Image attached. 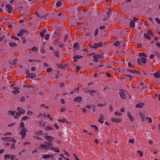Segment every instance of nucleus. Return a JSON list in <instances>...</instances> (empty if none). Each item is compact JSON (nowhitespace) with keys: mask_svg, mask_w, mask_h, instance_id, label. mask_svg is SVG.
Masks as SVG:
<instances>
[{"mask_svg":"<svg viewBox=\"0 0 160 160\" xmlns=\"http://www.w3.org/2000/svg\"><path fill=\"white\" fill-rule=\"evenodd\" d=\"M52 144L50 142H45L43 144H41L40 145L39 148H41V150H44L47 149L49 146H52Z\"/></svg>","mask_w":160,"mask_h":160,"instance_id":"f257e3e1","label":"nucleus"},{"mask_svg":"<svg viewBox=\"0 0 160 160\" xmlns=\"http://www.w3.org/2000/svg\"><path fill=\"white\" fill-rule=\"evenodd\" d=\"M17 110L18 111V112H17L16 113L15 117L16 118H18L22 114H24L25 112V111L24 110L19 107L17 108Z\"/></svg>","mask_w":160,"mask_h":160,"instance_id":"f03ea898","label":"nucleus"},{"mask_svg":"<svg viewBox=\"0 0 160 160\" xmlns=\"http://www.w3.org/2000/svg\"><path fill=\"white\" fill-rule=\"evenodd\" d=\"M2 139L4 141H12L13 142H16L15 140L13 138L11 137H4L2 138Z\"/></svg>","mask_w":160,"mask_h":160,"instance_id":"7ed1b4c3","label":"nucleus"},{"mask_svg":"<svg viewBox=\"0 0 160 160\" xmlns=\"http://www.w3.org/2000/svg\"><path fill=\"white\" fill-rule=\"evenodd\" d=\"M5 7L8 12L9 14H11L12 11V7L8 4H6L5 5Z\"/></svg>","mask_w":160,"mask_h":160,"instance_id":"20e7f679","label":"nucleus"},{"mask_svg":"<svg viewBox=\"0 0 160 160\" xmlns=\"http://www.w3.org/2000/svg\"><path fill=\"white\" fill-rule=\"evenodd\" d=\"M94 54L95 55L93 56V60L95 62H98V59L101 58V55L98 54Z\"/></svg>","mask_w":160,"mask_h":160,"instance_id":"39448f33","label":"nucleus"},{"mask_svg":"<svg viewBox=\"0 0 160 160\" xmlns=\"http://www.w3.org/2000/svg\"><path fill=\"white\" fill-rule=\"evenodd\" d=\"M126 70L127 71H128L131 73H133L136 75L141 74V73L139 71H137L136 70L128 69H127Z\"/></svg>","mask_w":160,"mask_h":160,"instance_id":"423d86ee","label":"nucleus"},{"mask_svg":"<svg viewBox=\"0 0 160 160\" xmlns=\"http://www.w3.org/2000/svg\"><path fill=\"white\" fill-rule=\"evenodd\" d=\"M26 131L25 128H23L21 130L20 134L22 136V138H23L25 137L26 135Z\"/></svg>","mask_w":160,"mask_h":160,"instance_id":"0eeeda50","label":"nucleus"},{"mask_svg":"<svg viewBox=\"0 0 160 160\" xmlns=\"http://www.w3.org/2000/svg\"><path fill=\"white\" fill-rule=\"evenodd\" d=\"M153 76L156 78H160V71H156L155 72L153 73Z\"/></svg>","mask_w":160,"mask_h":160,"instance_id":"6e6552de","label":"nucleus"},{"mask_svg":"<svg viewBox=\"0 0 160 160\" xmlns=\"http://www.w3.org/2000/svg\"><path fill=\"white\" fill-rule=\"evenodd\" d=\"M104 118V116H103V115L102 114H100V115L99 118L98 120V122L101 123L102 124L104 122L103 120Z\"/></svg>","mask_w":160,"mask_h":160,"instance_id":"1a4fd4ad","label":"nucleus"},{"mask_svg":"<svg viewBox=\"0 0 160 160\" xmlns=\"http://www.w3.org/2000/svg\"><path fill=\"white\" fill-rule=\"evenodd\" d=\"M103 45V43L102 42H100L98 43H95L94 44V48H98L100 47Z\"/></svg>","mask_w":160,"mask_h":160,"instance_id":"9d476101","label":"nucleus"},{"mask_svg":"<svg viewBox=\"0 0 160 160\" xmlns=\"http://www.w3.org/2000/svg\"><path fill=\"white\" fill-rule=\"evenodd\" d=\"M119 93L120 95L121 98L123 99H125L126 98V96L124 92L122 90L119 92Z\"/></svg>","mask_w":160,"mask_h":160,"instance_id":"9b49d317","label":"nucleus"},{"mask_svg":"<svg viewBox=\"0 0 160 160\" xmlns=\"http://www.w3.org/2000/svg\"><path fill=\"white\" fill-rule=\"evenodd\" d=\"M25 32V30L24 29L21 30L20 32L18 33L17 35L18 37H20L23 35Z\"/></svg>","mask_w":160,"mask_h":160,"instance_id":"f8f14e48","label":"nucleus"},{"mask_svg":"<svg viewBox=\"0 0 160 160\" xmlns=\"http://www.w3.org/2000/svg\"><path fill=\"white\" fill-rule=\"evenodd\" d=\"M111 120L114 122H119L121 121V119L116 118H112L111 119Z\"/></svg>","mask_w":160,"mask_h":160,"instance_id":"ddd939ff","label":"nucleus"},{"mask_svg":"<svg viewBox=\"0 0 160 160\" xmlns=\"http://www.w3.org/2000/svg\"><path fill=\"white\" fill-rule=\"evenodd\" d=\"M45 138L49 142H52L54 140L53 138L49 136H46Z\"/></svg>","mask_w":160,"mask_h":160,"instance_id":"4468645a","label":"nucleus"},{"mask_svg":"<svg viewBox=\"0 0 160 160\" xmlns=\"http://www.w3.org/2000/svg\"><path fill=\"white\" fill-rule=\"evenodd\" d=\"M82 57V56L79 55L75 56L73 57V60L74 62H76L77 61V59L81 58Z\"/></svg>","mask_w":160,"mask_h":160,"instance_id":"2eb2a0df","label":"nucleus"},{"mask_svg":"<svg viewBox=\"0 0 160 160\" xmlns=\"http://www.w3.org/2000/svg\"><path fill=\"white\" fill-rule=\"evenodd\" d=\"M8 114L9 115H12L15 118V116L16 115V113H17V112L14 111H10L8 112Z\"/></svg>","mask_w":160,"mask_h":160,"instance_id":"dca6fc26","label":"nucleus"},{"mask_svg":"<svg viewBox=\"0 0 160 160\" xmlns=\"http://www.w3.org/2000/svg\"><path fill=\"white\" fill-rule=\"evenodd\" d=\"M82 99V98L81 97H77L74 99V101L78 102H80Z\"/></svg>","mask_w":160,"mask_h":160,"instance_id":"f3484780","label":"nucleus"},{"mask_svg":"<svg viewBox=\"0 0 160 160\" xmlns=\"http://www.w3.org/2000/svg\"><path fill=\"white\" fill-rule=\"evenodd\" d=\"M13 90L12 91V92L14 94H17L19 92V91L18 90V88H17L13 87Z\"/></svg>","mask_w":160,"mask_h":160,"instance_id":"a211bd4d","label":"nucleus"},{"mask_svg":"<svg viewBox=\"0 0 160 160\" xmlns=\"http://www.w3.org/2000/svg\"><path fill=\"white\" fill-rule=\"evenodd\" d=\"M50 157L52 158H53V156L52 155H45L43 156V159H47L48 158H49Z\"/></svg>","mask_w":160,"mask_h":160,"instance_id":"6ab92c4d","label":"nucleus"},{"mask_svg":"<svg viewBox=\"0 0 160 160\" xmlns=\"http://www.w3.org/2000/svg\"><path fill=\"white\" fill-rule=\"evenodd\" d=\"M135 26V22L133 20H131L130 23V27L132 28H134Z\"/></svg>","mask_w":160,"mask_h":160,"instance_id":"aec40b11","label":"nucleus"},{"mask_svg":"<svg viewBox=\"0 0 160 160\" xmlns=\"http://www.w3.org/2000/svg\"><path fill=\"white\" fill-rule=\"evenodd\" d=\"M127 115L129 118V119L131 121H134V118L131 115L129 112H128L127 113Z\"/></svg>","mask_w":160,"mask_h":160,"instance_id":"412c9836","label":"nucleus"},{"mask_svg":"<svg viewBox=\"0 0 160 160\" xmlns=\"http://www.w3.org/2000/svg\"><path fill=\"white\" fill-rule=\"evenodd\" d=\"M138 56L140 57L143 56L146 58H147L148 57L147 55L143 52H139L138 53Z\"/></svg>","mask_w":160,"mask_h":160,"instance_id":"4be33fe9","label":"nucleus"},{"mask_svg":"<svg viewBox=\"0 0 160 160\" xmlns=\"http://www.w3.org/2000/svg\"><path fill=\"white\" fill-rule=\"evenodd\" d=\"M144 105V103L141 102L139 103L136 106V107L142 108Z\"/></svg>","mask_w":160,"mask_h":160,"instance_id":"5701e85b","label":"nucleus"},{"mask_svg":"<svg viewBox=\"0 0 160 160\" xmlns=\"http://www.w3.org/2000/svg\"><path fill=\"white\" fill-rule=\"evenodd\" d=\"M142 63L143 64H145L146 62V59L145 58L142 57L141 58Z\"/></svg>","mask_w":160,"mask_h":160,"instance_id":"b1692460","label":"nucleus"},{"mask_svg":"<svg viewBox=\"0 0 160 160\" xmlns=\"http://www.w3.org/2000/svg\"><path fill=\"white\" fill-rule=\"evenodd\" d=\"M43 116L44 117H45L46 114L45 113H40L37 116V118H39L42 117V116Z\"/></svg>","mask_w":160,"mask_h":160,"instance_id":"393cba45","label":"nucleus"},{"mask_svg":"<svg viewBox=\"0 0 160 160\" xmlns=\"http://www.w3.org/2000/svg\"><path fill=\"white\" fill-rule=\"evenodd\" d=\"M144 37L149 40L151 39V37L147 33H145L144 35Z\"/></svg>","mask_w":160,"mask_h":160,"instance_id":"a878e982","label":"nucleus"},{"mask_svg":"<svg viewBox=\"0 0 160 160\" xmlns=\"http://www.w3.org/2000/svg\"><path fill=\"white\" fill-rule=\"evenodd\" d=\"M28 77L30 78H33L35 76V75L33 73H30L28 75Z\"/></svg>","mask_w":160,"mask_h":160,"instance_id":"bb28decb","label":"nucleus"},{"mask_svg":"<svg viewBox=\"0 0 160 160\" xmlns=\"http://www.w3.org/2000/svg\"><path fill=\"white\" fill-rule=\"evenodd\" d=\"M11 38L16 40H18L19 39L18 38L14 36H11Z\"/></svg>","mask_w":160,"mask_h":160,"instance_id":"cd10ccee","label":"nucleus"},{"mask_svg":"<svg viewBox=\"0 0 160 160\" xmlns=\"http://www.w3.org/2000/svg\"><path fill=\"white\" fill-rule=\"evenodd\" d=\"M32 51H34L35 52H37L38 51V48L35 47H33L32 48Z\"/></svg>","mask_w":160,"mask_h":160,"instance_id":"c85d7f7f","label":"nucleus"},{"mask_svg":"<svg viewBox=\"0 0 160 160\" xmlns=\"http://www.w3.org/2000/svg\"><path fill=\"white\" fill-rule=\"evenodd\" d=\"M24 87H27L28 88H33V86L31 84H28L24 85L23 86Z\"/></svg>","mask_w":160,"mask_h":160,"instance_id":"c756f323","label":"nucleus"},{"mask_svg":"<svg viewBox=\"0 0 160 160\" xmlns=\"http://www.w3.org/2000/svg\"><path fill=\"white\" fill-rule=\"evenodd\" d=\"M17 44L15 43L11 42L9 43V45L11 47H14Z\"/></svg>","mask_w":160,"mask_h":160,"instance_id":"7c9ffc66","label":"nucleus"},{"mask_svg":"<svg viewBox=\"0 0 160 160\" xmlns=\"http://www.w3.org/2000/svg\"><path fill=\"white\" fill-rule=\"evenodd\" d=\"M53 128L51 126H48L46 128V129L47 130H53Z\"/></svg>","mask_w":160,"mask_h":160,"instance_id":"2f4dec72","label":"nucleus"},{"mask_svg":"<svg viewBox=\"0 0 160 160\" xmlns=\"http://www.w3.org/2000/svg\"><path fill=\"white\" fill-rule=\"evenodd\" d=\"M58 121H60L62 122H67V120L65 118H63L62 119H60L58 120Z\"/></svg>","mask_w":160,"mask_h":160,"instance_id":"473e14b6","label":"nucleus"},{"mask_svg":"<svg viewBox=\"0 0 160 160\" xmlns=\"http://www.w3.org/2000/svg\"><path fill=\"white\" fill-rule=\"evenodd\" d=\"M11 157V154H9L8 155L7 154H6L4 156V158L5 159L8 158L9 159Z\"/></svg>","mask_w":160,"mask_h":160,"instance_id":"72a5a7b5","label":"nucleus"},{"mask_svg":"<svg viewBox=\"0 0 160 160\" xmlns=\"http://www.w3.org/2000/svg\"><path fill=\"white\" fill-rule=\"evenodd\" d=\"M146 118L148 121L149 123H151L152 122V120L151 118L150 117H146Z\"/></svg>","mask_w":160,"mask_h":160,"instance_id":"f704fd0d","label":"nucleus"},{"mask_svg":"<svg viewBox=\"0 0 160 160\" xmlns=\"http://www.w3.org/2000/svg\"><path fill=\"white\" fill-rule=\"evenodd\" d=\"M43 132L42 131H40L37 132V135L40 136L43 134Z\"/></svg>","mask_w":160,"mask_h":160,"instance_id":"c9c22d12","label":"nucleus"},{"mask_svg":"<svg viewBox=\"0 0 160 160\" xmlns=\"http://www.w3.org/2000/svg\"><path fill=\"white\" fill-rule=\"evenodd\" d=\"M68 34H67L65 35L64 37V42H66L67 40L68 39Z\"/></svg>","mask_w":160,"mask_h":160,"instance_id":"e433bc0d","label":"nucleus"},{"mask_svg":"<svg viewBox=\"0 0 160 160\" xmlns=\"http://www.w3.org/2000/svg\"><path fill=\"white\" fill-rule=\"evenodd\" d=\"M62 4V3L61 2L59 1L57 2L56 4V6L57 7H60Z\"/></svg>","mask_w":160,"mask_h":160,"instance_id":"4c0bfd02","label":"nucleus"},{"mask_svg":"<svg viewBox=\"0 0 160 160\" xmlns=\"http://www.w3.org/2000/svg\"><path fill=\"white\" fill-rule=\"evenodd\" d=\"M155 20L157 23L160 24V19L158 18H156L155 19Z\"/></svg>","mask_w":160,"mask_h":160,"instance_id":"58836bf2","label":"nucleus"},{"mask_svg":"<svg viewBox=\"0 0 160 160\" xmlns=\"http://www.w3.org/2000/svg\"><path fill=\"white\" fill-rule=\"evenodd\" d=\"M25 98L24 97H22L20 98V101L22 102H24L25 101Z\"/></svg>","mask_w":160,"mask_h":160,"instance_id":"ea45409f","label":"nucleus"},{"mask_svg":"<svg viewBox=\"0 0 160 160\" xmlns=\"http://www.w3.org/2000/svg\"><path fill=\"white\" fill-rule=\"evenodd\" d=\"M50 37L49 34H47L45 36V39L46 40H48Z\"/></svg>","mask_w":160,"mask_h":160,"instance_id":"a19ab883","label":"nucleus"},{"mask_svg":"<svg viewBox=\"0 0 160 160\" xmlns=\"http://www.w3.org/2000/svg\"><path fill=\"white\" fill-rule=\"evenodd\" d=\"M28 119V118L26 116H24L22 118V121H25L27 120V119Z\"/></svg>","mask_w":160,"mask_h":160,"instance_id":"79ce46f5","label":"nucleus"},{"mask_svg":"<svg viewBox=\"0 0 160 160\" xmlns=\"http://www.w3.org/2000/svg\"><path fill=\"white\" fill-rule=\"evenodd\" d=\"M98 29H96L95 31H94V36H96L98 34Z\"/></svg>","mask_w":160,"mask_h":160,"instance_id":"37998d69","label":"nucleus"},{"mask_svg":"<svg viewBox=\"0 0 160 160\" xmlns=\"http://www.w3.org/2000/svg\"><path fill=\"white\" fill-rule=\"evenodd\" d=\"M16 156L15 155H12L10 157L11 160H13L16 158Z\"/></svg>","mask_w":160,"mask_h":160,"instance_id":"c03bdc74","label":"nucleus"},{"mask_svg":"<svg viewBox=\"0 0 160 160\" xmlns=\"http://www.w3.org/2000/svg\"><path fill=\"white\" fill-rule=\"evenodd\" d=\"M141 59L140 60L139 59H138L137 60V63L138 65H140L141 64Z\"/></svg>","mask_w":160,"mask_h":160,"instance_id":"a18cd8bd","label":"nucleus"},{"mask_svg":"<svg viewBox=\"0 0 160 160\" xmlns=\"http://www.w3.org/2000/svg\"><path fill=\"white\" fill-rule=\"evenodd\" d=\"M78 46V43H76L73 44V47L75 48L76 49H77Z\"/></svg>","mask_w":160,"mask_h":160,"instance_id":"49530a36","label":"nucleus"},{"mask_svg":"<svg viewBox=\"0 0 160 160\" xmlns=\"http://www.w3.org/2000/svg\"><path fill=\"white\" fill-rule=\"evenodd\" d=\"M125 76L128 77L131 80H132L133 78V77L131 75H125Z\"/></svg>","mask_w":160,"mask_h":160,"instance_id":"de8ad7c7","label":"nucleus"},{"mask_svg":"<svg viewBox=\"0 0 160 160\" xmlns=\"http://www.w3.org/2000/svg\"><path fill=\"white\" fill-rule=\"evenodd\" d=\"M137 152L138 153H139V156L140 157H142L143 156V154L139 150H137Z\"/></svg>","mask_w":160,"mask_h":160,"instance_id":"09e8293b","label":"nucleus"},{"mask_svg":"<svg viewBox=\"0 0 160 160\" xmlns=\"http://www.w3.org/2000/svg\"><path fill=\"white\" fill-rule=\"evenodd\" d=\"M119 42L117 41L116 42H115L114 43V45L116 46H118L119 45Z\"/></svg>","mask_w":160,"mask_h":160,"instance_id":"8fccbe9b","label":"nucleus"},{"mask_svg":"<svg viewBox=\"0 0 160 160\" xmlns=\"http://www.w3.org/2000/svg\"><path fill=\"white\" fill-rule=\"evenodd\" d=\"M52 69L51 68H48L47 69L46 71L48 72H49L52 71Z\"/></svg>","mask_w":160,"mask_h":160,"instance_id":"3c124183","label":"nucleus"},{"mask_svg":"<svg viewBox=\"0 0 160 160\" xmlns=\"http://www.w3.org/2000/svg\"><path fill=\"white\" fill-rule=\"evenodd\" d=\"M128 142L132 144H133L134 143V140L133 139H130L128 141Z\"/></svg>","mask_w":160,"mask_h":160,"instance_id":"603ef678","label":"nucleus"},{"mask_svg":"<svg viewBox=\"0 0 160 160\" xmlns=\"http://www.w3.org/2000/svg\"><path fill=\"white\" fill-rule=\"evenodd\" d=\"M12 134V133L10 132H6V133H5V134H4L3 135L4 136H7V135H11Z\"/></svg>","mask_w":160,"mask_h":160,"instance_id":"864d4df0","label":"nucleus"},{"mask_svg":"<svg viewBox=\"0 0 160 160\" xmlns=\"http://www.w3.org/2000/svg\"><path fill=\"white\" fill-rule=\"evenodd\" d=\"M54 151H55V152H60L59 149V148L58 147L55 148Z\"/></svg>","mask_w":160,"mask_h":160,"instance_id":"5fc2aeb1","label":"nucleus"},{"mask_svg":"<svg viewBox=\"0 0 160 160\" xmlns=\"http://www.w3.org/2000/svg\"><path fill=\"white\" fill-rule=\"evenodd\" d=\"M114 114L116 116H120L121 115V113L118 112H115Z\"/></svg>","mask_w":160,"mask_h":160,"instance_id":"6e6d98bb","label":"nucleus"},{"mask_svg":"<svg viewBox=\"0 0 160 160\" xmlns=\"http://www.w3.org/2000/svg\"><path fill=\"white\" fill-rule=\"evenodd\" d=\"M16 62V60L15 59L10 62V63L12 64H15Z\"/></svg>","mask_w":160,"mask_h":160,"instance_id":"4d7b16f0","label":"nucleus"},{"mask_svg":"<svg viewBox=\"0 0 160 160\" xmlns=\"http://www.w3.org/2000/svg\"><path fill=\"white\" fill-rule=\"evenodd\" d=\"M29 62H41V61L39 60H37V61H33V60H29Z\"/></svg>","mask_w":160,"mask_h":160,"instance_id":"13d9d810","label":"nucleus"},{"mask_svg":"<svg viewBox=\"0 0 160 160\" xmlns=\"http://www.w3.org/2000/svg\"><path fill=\"white\" fill-rule=\"evenodd\" d=\"M15 123V122H13V123H10V124H9L8 125V127H10L13 126H14V125Z\"/></svg>","mask_w":160,"mask_h":160,"instance_id":"bf43d9fd","label":"nucleus"},{"mask_svg":"<svg viewBox=\"0 0 160 160\" xmlns=\"http://www.w3.org/2000/svg\"><path fill=\"white\" fill-rule=\"evenodd\" d=\"M33 114V112L31 111H29L27 113V114L28 115H32Z\"/></svg>","mask_w":160,"mask_h":160,"instance_id":"052dcab7","label":"nucleus"},{"mask_svg":"<svg viewBox=\"0 0 160 160\" xmlns=\"http://www.w3.org/2000/svg\"><path fill=\"white\" fill-rule=\"evenodd\" d=\"M77 71H78L80 69V68L79 66H77L75 67Z\"/></svg>","mask_w":160,"mask_h":160,"instance_id":"680f3d73","label":"nucleus"},{"mask_svg":"<svg viewBox=\"0 0 160 160\" xmlns=\"http://www.w3.org/2000/svg\"><path fill=\"white\" fill-rule=\"evenodd\" d=\"M106 105V102H104V104H98V106L100 107H101L103 106H105Z\"/></svg>","mask_w":160,"mask_h":160,"instance_id":"e2e57ef3","label":"nucleus"},{"mask_svg":"<svg viewBox=\"0 0 160 160\" xmlns=\"http://www.w3.org/2000/svg\"><path fill=\"white\" fill-rule=\"evenodd\" d=\"M24 127V123L23 122H22L20 123V127L21 128H23Z\"/></svg>","mask_w":160,"mask_h":160,"instance_id":"0e129e2a","label":"nucleus"},{"mask_svg":"<svg viewBox=\"0 0 160 160\" xmlns=\"http://www.w3.org/2000/svg\"><path fill=\"white\" fill-rule=\"evenodd\" d=\"M62 104H64L65 103V101L63 99L61 98L60 100Z\"/></svg>","mask_w":160,"mask_h":160,"instance_id":"69168bd1","label":"nucleus"},{"mask_svg":"<svg viewBox=\"0 0 160 160\" xmlns=\"http://www.w3.org/2000/svg\"><path fill=\"white\" fill-rule=\"evenodd\" d=\"M5 36H3L1 37H0V41H2L3 40L4 38H5Z\"/></svg>","mask_w":160,"mask_h":160,"instance_id":"338daca9","label":"nucleus"},{"mask_svg":"<svg viewBox=\"0 0 160 160\" xmlns=\"http://www.w3.org/2000/svg\"><path fill=\"white\" fill-rule=\"evenodd\" d=\"M11 148H12V149L15 148V147L14 144H12L11 145Z\"/></svg>","mask_w":160,"mask_h":160,"instance_id":"774afa93","label":"nucleus"}]
</instances>
